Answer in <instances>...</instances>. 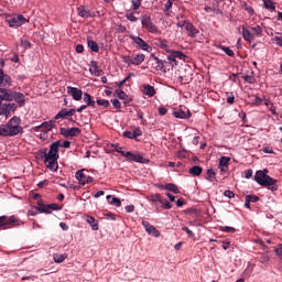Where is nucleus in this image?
<instances>
[{"label":"nucleus","instance_id":"1","mask_svg":"<svg viewBox=\"0 0 282 282\" xmlns=\"http://www.w3.org/2000/svg\"><path fill=\"white\" fill-rule=\"evenodd\" d=\"M23 133V127H21V118L13 116L7 123L0 124V137L1 138H14Z\"/></svg>","mask_w":282,"mask_h":282},{"label":"nucleus","instance_id":"61","mask_svg":"<svg viewBox=\"0 0 282 282\" xmlns=\"http://www.w3.org/2000/svg\"><path fill=\"white\" fill-rule=\"evenodd\" d=\"M134 138H140L142 135V130L140 128L133 129Z\"/></svg>","mask_w":282,"mask_h":282},{"label":"nucleus","instance_id":"26","mask_svg":"<svg viewBox=\"0 0 282 282\" xmlns=\"http://www.w3.org/2000/svg\"><path fill=\"white\" fill-rule=\"evenodd\" d=\"M161 188H164V191H170L171 193H174L175 195H177L180 193V188L177 187V185H175L173 183H167L166 185H161Z\"/></svg>","mask_w":282,"mask_h":282},{"label":"nucleus","instance_id":"16","mask_svg":"<svg viewBox=\"0 0 282 282\" xmlns=\"http://www.w3.org/2000/svg\"><path fill=\"white\" fill-rule=\"evenodd\" d=\"M12 100L19 105V107H25V95L13 90Z\"/></svg>","mask_w":282,"mask_h":282},{"label":"nucleus","instance_id":"11","mask_svg":"<svg viewBox=\"0 0 282 282\" xmlns=\"http://www.w3.org/2000/svg\"><path fill=\"white\" fill-rule=\"evenodd\" d=\"M59 133L64 138H76V135H80V128H61Z\"/></svg>","mask_w":282,"mask_h":282},{"label":"nucleus","instance_id":"30","mask_svg":"<svg viewBox=\"0 0 282 282\" xmlns=\"http://www.w3.org/2000/svg\"><path fill=\"white\" fill-rule=\"evenodd\" d=\"M86 221L91 226L93 230H98V220L91 216L86 217Z\"/></svg>","mask_w":282,"mask_h":282},{"label":"nucleus","instance_id":"13","mask_svg":"<svg viewBox=\"0 0 282 282\" xmlns=\"http://www.w3.org/2000/svg\"><path fill=\"white\" fill-rule=\"evenodd\" d=\"M67 95L72 96L74 100H83V90L76 87L67 86Z\"/></svg>","mask_w":282,"mask_h":282},{"label":"nucleus","instance_id":"52","mask_svg":"<svg viewBox=\"0 0 282 282\" xmlns=\"http://www.w3.org/2000/svg\"><path fill=\"white\" fill-rule=\"evenodd\" d=\"M111 104L115 107V109H122V104L118 99H111Z\"/></svg>","mask_w":282,"mask_h":282},{"label":"nucleus","instance_id":"12","mask_svg":"<svg viewBox=\"0 0 282 282\" xmlns=\"http://www.w3.org/2000/svg\"><path fill=\"white\" fill-rule=\"evenodd\" d=\"M83 171L84 170H79L76 172V180H78L79 184H82L83 186H85V184H91V182H94V177L87 176Z\"/></svg>","mask_w":282,"mask_h":282},{"label":"nucleus","instance_id":"57","mask_svg":"<svg viewBox=\"0 0 282 282\" xmlns=\"http://www.w3.org/2000/svg\"><path fill=\"white\" fill-rule=\"evenodd\" d=\"M242 78H243V82L249 83V85H252V83H254V78L250 75H245Z\"/></svg>","mask_w":282,"mask_h":282},{"label":"nucleus","instance_id":"62","mask_svg":"<svg viewBox=\"0 0 282 282\" xmlns=\"http://www.w3.org/2000/svg\"><path fill=\"white\" fill-rule=\"evenodd\" d=\"M159 113L160 116H166V113H169V109H166L165 107H161L159 108Z\"/></svg>","mask_w":282,"mask_h":282},{"label":"nucleus","instance_id":"20","mask_svg":"<svg viewBox=\"0 0 282 282\" xmlns=\"http://www.w3.org/2000/svg\"><path fill=\"white\" fill-rule=\"evenodd\" d=\"M173 116L174 118H180L181 120H188V118H191V110L184 111L178 109L173 112Z\"/></svg>","mask_w":282,"mask_h":282},{"label":"nucleus","instance_id":"19","mask_svg":"<svg viewBox=\"0 0 282 282\" xmlns=\"http://www.w3.org/2000/svg\"><path fill=\"white\" fill-rule=\"evenodd\" d=\"M77 14L78 17H82V19H89V17H93L89 8L85 6H80L77 8Z\"/></svg>","mask_w":282,"mask_h":282},{"label":"nucleus","instance_id":"4","mask_svg":"<svg viewBox=\"0 0 282 282\" xmlns=\"http://www.w3.org/2000/svg\"><path fill=\"white\" fill-rule=\"evenodd\" d=\"M141 25L144 28V30L150 32V34H160V29H158V25L153 23L151 17L147 14L141 17Z\"/></svg>","mask_w":282,"mask_h":282},{"label":"nucleus","instance_id":"23","mask_svg":"<svg viewBox=\"0 0 282 282\" xmlns=\"http://www.w3.org/2000/svg\"><path fill=\"white\" fill-rule=\"evenodd\" d=\"M89 72L90 74H94L95 76H99L100 72H102L100 68H98V62L91 61L89 64Z\"/></svg>","mask_w":282,"mask_h":282},{"label":"nucleus","instance_id":"6","mask_svg":"<svg viewBox=\"0 0 282 282\" xmlns=\"http://www.w3.org/2000/svg\"><path fill=\"white\" fill-rule=\"evenodd\" d=\"M7 23L10 25V28H21V25L28 23V19L21 14L12 15L7 18Z\"/></svg>","mask_w":282,"mask_h":282},{"label":"nucleus","instance_id":"21","mask_svg":"<svg viewBox=\"0 0 282 282\" xmlns=\"http://www.w3.org/2000/svg\"><path fill=\"white\" fill-rule=\"evenodd\" d=\"M142 93L144 94V96H149L150 98H153V96H155V94H156L155 87H153L149 84L143 85Z\"/></svg>","mask_w":282,"mask_h":282},{"label":"nucleus","instance_id":"50","mask_svg":"<svg viewBox=\"0 0 282 282\" xmlns=\"http://www.w3.org/2000/svg\"><path fill=\"white\" fill-rule=\"evenodd\" d=\"M123 138H128L129 140H135V134L133 131L123 132Z\"/></svg>","mask_w":282,"mask_h":282},{"label":"nucleus","instance_id":"48","mask_svg":"<svg viewBox=\"0 0 282 282\" xmlns=\"http://www.w3.org/2000/svg\"><path fill=\"white\" fill-rule=\"evenodd\" d=\"M20 45L23 47V50H30V47H32V44L28 40H21Z\"/></svg>","mask_w":282,"mask_h":282},{"label":"nucleus","instance_id":"51","mask_svg":"<svg viewBox=\"0 0 282 282\" xmlns=\"http://www.w3.org/2000/svg\"><path fill=\"white\" fill-rule=\"evenodd\" d=\"M126 19L131 21V23H135L138 21L137 17L133 13H127Z\"/></svg>","mask_w":282,"mask_h":282},{"label":"nucleus","instance_id":"9","mask_svg":"<svg viewBox=\"0 0 282 282\" xmlns=\"http://www.w3.org/2000/svg\"><path fill=\"white\" fill-rule=\"evenodd\" d=\"M0 107V116H4V118H10L17 111V104L13 102L2 104Z\"/></svg>","mask_w":282,"mask_h":282},{"label":"nucleus","instance_id":"3","mask_svg":"<svg viewBox=\"0 0 282 282\" xmlns=\"http://www.w3.org/2000/svg\"><path fill=\"white\" fill-rule=\"evenodd\" d=\"M254 181L260 186H264V188H269V191H279V185H276V180L270 177V175L265 174L263 171H258L254 175Z\"/></svg>","mask_w":282,"mask_h":282},{"label":"nucleus","instance_id":"15","mask_svg":"<svg viewBox=\"0 0 282 282\" xmlns=\"http://www.w3.org/2000/svg\"><path fill=\"white\" fill-rule=\"evenodd\" d=\"M142 226L148 232V235H152V237H160V230H158L154 226L149 224V221H142Z\"/></svg>","mask_w":282,"mask_h":282},{"label":"nucleus","instance_id":"37","mask_svg":"<svg viewBox=\"0 0 282 282\" xmlns=\"http://www.w3.org/2000/svg\"><path fill=\"white\" fill-rule=\"evenodd\" d=\"M36 158H39V160H43V162H45V160L47 158V149L39 150L36 153Z\"/></svg>","mask_w":282,"mask_h":282},{"label":"nucleus","instance_id":"14","mask_svg":"<svg viewBox=\"0 0 282 282\" xmlns=\"http://www.w3.org/2000/svg\"><path fill=\"white\" fill-rule=\"evenodd\" d=\"M0 87H12V78L0 68Z\"/></svg>","mask_w":282,"mask_h":282},{"label":"nucleus","instance_id":"38","mask_svg":"<svg viewBox=\"0 0 282 282\" xmlns=\"http://www.w3.org/2000/svg\"><path fill=\"white\" fill-rule=\"evenodd\" d=\"M97 105L99 107H102L104 109H109V107L111 106V104L107 99H97Z\"/></svg>","mask_w":282,"mask_h":282},{"label":"nucleus","instance_id":"25","mask_svg":"<svg viewBox=\"0 0 282 282\" xmlns=\"http://www.w3.org/2000/svg\"><path fill=\"white\" fill-rule=\"evenodd\" d=\"M144 58H147V56L144 54H137V55H132V65H142V63H144Z\"/></svg>","mask_w":282,"mask_h":282},{"label":"nucleus","instance_id":"39","mask_svg":"<svg viewBox=\"0 0 282 282\" xmlns=\"http://www.w3.org/2000/svg\"><path fill=\"white\" fill-rule=\"evenodd\" d=\"M207 180L208 182H217V173L213 170H207Z\"/></svg>","mask_w":282,"mask_h":282},{"label":"nucleus","instance_id":"33","mask_svg":"<svg viewBox=\"0 0 282 282\" xmlns=\"http://www.w3.org/2000/svg\"><path fill=\"white\" fill-rule=\"evenodd\" d=\"M154 61H155L154 69H156V72H164V61L158 57H154Z\"/></svg>","mask_w":282,"mask_h":282},{"label":"nucleus","instance_id":"44","mask_svg":"<svg viewBox=\"0 0 282 282\" xmlns=\"http://www.w3.org/2000/svg\"><path fill=\"white\" fill-rule=\"evenodd\" d=\"M228 164H230V158L223 156L219 160V166L228 167Z\"/></svg>","mask_w":282,"mask_h":282},{"label":"nucleus","instance_id":"41","mask_svg":"<svg viewBox=\"0 0 282 282\" xmlns=\"http://www.w3.org/2000/svg\"><path fill=\"white\" fill-rule=\"evenodd\" d=\"M150 199L153 203L159 202V204H164V198H162V195H160V194L151 195Z\"/></svg>","mask_w":282,"mask_h":282},{"label":"nucleus","instance_id":"64","mask_svg":"<svg viewBox=\"0 0 282 282\" xmlns=\"http://www.w3.org/2000/svg\"><path fill=\"white\" fill-rule=\"evenodd\" d=\"M275 253L280 259H282V245H280L278 248H275Z\"/></svg>","mask_w":282,"mask_h":282},{"label":"nucleus","instance_id":"54","mask_svg":"<svg viewBox=\"0 0 282 282\" xmlns=\"http://www.w3.org/2000/svg\"><path fill=\"white\" fill-rule=\"evenodd\" d=\"M122 61L127 65H133V57L132 56H122Z\"/></svg>","mask_w":282,"mask_h":282},{"label":"nucleus","instance_id":"43","mask_svg":"<svg viewBox=\"0 0 282 282\" xmlns=\"http://www.w3.org/2000/svg\"><path fill=\"white\" fill-rule=\"evenodd\" d=\"M252 32H254L256 36H262L263 28L261 25H256L251 28Z\"/></svg>","mask_w":282,"mask_h":282},{"label":"nucleus","instance_id":"10","mask_svg":"<svg viewBox=\"0 0 282 282\" xmlns=\"http://www.w3.org/2000/svg\"><path fill=\"white\" fill-rule=\"evenodd\" d=\"M167 54V61H172V63H174V65H177V59L175 58H180V61H186V55L182 53V51H173V50H166Z\"/></svg>","mask_w":282,"mask_h":282},{"label":"nucleus","instance_id":"28","mask_svg":"<svg viewBox=\"0 0 282 282\" xmlns=\"http://www.w3.org/2000/svg\"><path fill=\"white\" fill-rule=\"evenodd\" d=\"M115 94L118 96L119 100H123L124 105L129 102V95L124 93L122 89H117Z\"/></svg>","mask_w":282,"mask_h":282},{"label":"nucleus","instance_id":"45","mask_svg":"<svg viewBox=\"0 0 282 282\" xmlns=\"http://www.w3.org/2000/svg\"><path fill=\"white\" fill-rule=\"evenodd\" d=\"M55 263H63L65 261V254L56 253L53 256Z\"/></svg>","mask_w":282,"mask_h":282},{"label":"nucleus","instance_id":"63","mask_svg":"<svg viewBox=\"0 0 282 282\" xmlns=\"http://www.w3.org/2000/svg\"><path fill=\"white\" fill-rule=\"evenodd\" d=\"M124 209H126V213H133V210H135V206H133V205H127V206L124 207Z\"/></svg>","mask_w":282,"mask_h":282},{"label":"nucleus","instance_id":"59","mask_svg":"<svg viewBox=\"0 0 282 282\" xmlns=\"http://www.w3.org/2000/svg\"><path fill=\"white\" fill-rule=\"evenodd\" d=\"M182 230L188 235V237H195L193 230L188 229V227H183Z\"/></svg>","mask_w":282,"mask_h":282},{"label":"nucleus","instance_id":"22","mask_svg":"<svg viewBox=\"0 0 282 282\" xmlns=\"http://www.w3.org/2000/svg\"><path fill=\"white\" fill-rule=\"evenodd\" d=\"M242 37L248 43H252V41H254V34H252L250 30L246 29V26H242Z\"/></svg>","mask_w":282,"mask_h":282},{"label":"nucleus","instance_id":"17","mask_svg":"<svg viewBox=\"0 0 282 282\" xmlns=\"http://www.w3.org/2000/svg\"><path fill=\"white\" fill-rule=\"evenodd\" d=\"M39 213H45L46 215H50V210H61L57 204H48L44 205L43 207H35Z\"/></svg>","mask_w":282,"mask_h":282},{"label":"nucleus","instance_id":"34","mask_svg":"<svg viewBox=\"0 0 282 282\" xmlns=\"http://www.w3.org/2000/svg\"><path fill=\"white\" fill-rule=\"evenodd\" d=\"M262 1L265 10H271L272 12L276 10V6H274V2L272 0H262Z\"/></svg>","mask_w":282,"mask_h":282},{"label":"nucleus","instance_id":"47","mask_svg":"<svg viewBox=\"0 0 282 282\" xmlns=\"http://www.w3.org/2000/svg\"><path fill=\"white\" fill-rule=\"evenodd\" d=\"M219 230H220V232H237V229H235L234 227H228V226L220 227Z\"/></svg>","mask_w":282,"mask_h":282},{"label":"nucleus","instance_id":"2","mask_svg":"<svg viewBox=\"0 0 282 282\" xmlns=\"http://www.w3.org/2000/svg\"><path fill=\"white\" fill-rule=\"evenodd\" d=\"M58 149H61V141L53 142L47 152V158L44 160L46 169L53 172L58 171Z\"/></svg>","mask_w":282,"mask_h":282},{"label":"nucleus","instance_id":"46","mask_svg":"<svg viewBox=\"0 0 282 282\" xmlns=\"http://www.w3.org/2000/svg\"><path fill=\"white\" fill-rule=\"evenodd\" d=\"M110 204L117 208H120V206H122V200H120L118 197H112Z\"/></svg>","mask_w":282,"mask_h":282},{"label":"nucleus","instance_id":"40","mask_svg":"<svg viewBox=\"0 0 282 282\" xmlns=\"http://www.w3.org/2000/svg\"><path fill=\"white\" fill-rule=\"evenodd\" d=\"M241 8L249 14H254V9H252V6L248 4V2H241Z\"/></svg>","mask_w":282,"mask_h":282},{"label":"nucleus","instance_id":"7","mask_svg":"<svg viewBox=\"0 0 282 282\" xmlns=\"http://www.w3.org/2000/svg\"><path fill=\"white\" fill-rule=\"evenodd\" d=\"M3 226H21V219L17 216H0V228Z\"/></svg>","mask_w":282,"mask_h":282},{"label":"nucleus","instance_id":"60","mask_svg":"<svg viewBox=\"0 0 282 282\" xmlns=\"http://www.w3.org/2000/svg\"><path fill=\"white\" fill-rule=\"evenodd\" d=\"M272 41L275 42L280 47H282V37L281 36H274Z\"/></svg>","mask_w":282,"mask_h":282},{"label":"nucleus","instance_id":"42","mask_svg":"<svg viewBox=\"0 0 282 282\" xmlns=\"http://www.w3.org/2000/svg\"><path fill=\"white\" fill-rule=\"evenodd\" d=\"M220 50L223 52H225V54H227V56H231V57L235 56V51L230 50V47H228V46L220 45Z\"/></svg>","mask_w":282,"mask_h":282},{"label":"nucleus","instance_id":"29","mask_svg":"<svg viewBox=\"0 0 282 282\" xmlns=\"http://www.w3.org/2000/svg\"><path fill=\"white\" fill-rule=\"evenodd\" d=\"M88 47L91 50V52H100V46H98V43L91 39H87Z\"/></svg>","mask_w":282,"mask_h":282},{"label":"nucleus","instance_id":"24","mask_svg":"<svg viewBox=\"0 0 282 282\" xmlns=\"http://www.w3.org/2000/svg\"><path fill=\"white\" fill-rule=\"evenodd\" d=\"M69 111L67 108L62 109L61 111H58V113L55 116V120H67L69 119Z\"/></svg>","mask_w":282,"mask_h":282},{"label":"nucleus","instance_id":"35","mask_svg":"<svg viewBox=\"0 0 282 282\" xmlns=\"http://www.w3.org/2000/svg\"><path fill=\"white\" fill-rule=\"evenodd\" d=\"M41 127L42 129H44V131H52L54 127V120L44 121L43 123H41Z\"/></svg>","mask_w":282,"mask_h":282},{"label":"nucleus","instance_id":"36","mask_svg":"<svg viewBox=\"0 0 282 282\" xmlns=\"http://www.w3.org/2000/svg\"><path fill=\"white\" fill-rule=\"evenodd\" d=\"M202 171H204V169H202V166L199 165H194L192 169H189L191 175H196V176L202 175Z\"/></svg>","mask_w":282,"mask_h":282},{"label":"nucleus","instance_id":"49","mask_svg":"<svg viewBox=\"0 0 282 282\" xmlns=\"http://www.w3.org/2000/svg\"><path fill=\"white\" fill-rule=\"evenodd\" d=\"M142 6V0H132V10H140Z\"/></svg>","mask_w":282,"mask_h":282},{"label":"nucleus","instance_id":"53","mask_svg":"<svg viewBox=\"0 0 282 282\" xmlns=\"http://www.w3.org/2000/svg\"><path fill=\"white\" fill-rule=\"evenodd\" d=\"M246 198L252 204H257V202H259V197L257 195H247Z\"/></svg>","mask_w":282,"mask_h":282},{"label":"nucleus","instance_id":"58","mask_svg":"<svg viewBox=\"0 0 282 282\" xmlns=\"http://www.w3.org/2000/svg\"><path fill=\"white\" fill-rule=\"evenodd\" d=\"M262 104L263 99H261L260 97H254V99L252 100V105H256L257 107H259Z\"/></svg>","mask_w":282,"mask_h":282},{"label":"nucleus","instance_id":"27","mask_svg":"<svg viewBox=\"0 0 282 282\" xmlns=\"http://www.w3.org/2000/svg\"><path fill=\"white\" fill-rule=\"evenodd\" d=\"M84 102L86 104V107H96V101L94 100V97L89 95V93L84 94Z\"/></svg>","mask_w":282,"mask_h":282},{"label":"nucleus","instance_id":"31","mask_svg":"<svg viewBox=\"0 0 282 282\" xmlns=\"http://www.w3.org/2000/svg\"><path fill=\"white\" fill-rule=\"evenodd\" d=\"M173 67H175V62L173 61H163V72H173Z\"/></svg>","mask_w":282,"mask_h":282},{"label":"nucleus","instance_id":"32","mask_svg":"<svg viewBox=\"0 0 282 282\" xmlns=\"http://www.w3.org/2000/svg\"><path fill=\"white\" fill-rule=\"evenodd\" d=\"M108 149H110V153H113V151H116V153H120V155H122V153H124V151H122V147H120V144H109Z\"/></svg>","mask_w":282,"mask_h":282},{"label":"nucleus","instance_id":"55","mask_svg":"<svg viewBox=\"0 0 282 282\" xmlns=\"http://www.w3.org/2000/svg\"><path fill=\"white\" fill-rule=\"evenodd\" d=\"M162 204V208H164V210H171V208H173V205H171V203H169V200H163Z\"/></svg>","mask_w":282,"mask_h":282},{"label":"nucleus","instance_id":"5","mask_svg":"<svg viewBox=\"0 0 282 282\" xmlns=\"http://www.w3.org/2000/svg\"><path fill=\"white\" fill-rule=\"evenodd\" d=\"M121 155L126 158L128 162H137L138 164H149V162H151V160L144 159L140 153L121 152Z\"/></svg>","mask_w":282,"mask_h":282},{"label":"nucleus","instance_id":"18","mask_svg":"<svg viewBox=\"0 0 282 282\" xmlns=\"http://www.w3.org/2000/svg\"><path fill=\"white\" fill-rule=\"evenodd\" d=\"M185 30L187 32V36H191V39H195L199 34V30L195 28L191 22H187L185 25Z\"/></svg>","mask_w":282,"mask_h":282},{"label":"nucleus","instance_id":"56","mask_svg":"<svg viewBox=\"0 0 282 282\" xmlns=\"http://www.w3.org/2000/svg\"><path fill=\"white\" fill-rule=\"evenodd\" d=\"M225 197H228V199H232L235 197V192L230 191V189H226L224 192Z\"/></svg>","mask_w":282,"mask_h":282},{"label":"nucleus","instance_id":"8","mask_svg":"<svg viewBox=\"0 0 282 282\" xmlns=\"http://www.w3.org/2000/svg\"><path fill=\"white\" fill-rule=\"evenodd\" d=\"M130 39L138 45V47H140V50H142L143 52H148L149 54H151V52H153V47H151V45H149V43H147L144 40H142V37L140 36H135V35H130Z\"/></svg>","mask_w":282,"mask_h":282}]
</instances>
